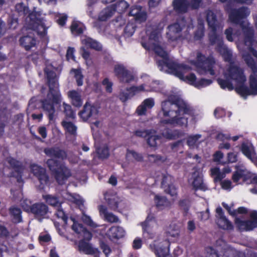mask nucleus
Listing matches in <instances>:
<instances>
[{"instance_id":"1","label":"nucleus","mask_w":257,"mask_h":257,"mask_svg":"<svg viewBox=\"0 0 257 257\" xmlns=\"http://www.w3.org/2000/svg\"><path fill=\"white\" fill-rule=\"evenodd\" d=\"M162 28H157L156 26L149 27L146 31L147 40L143 39L142 45L146 49L152 50L160 56L161 60H158V65L160 71L172 74L180 80L186 82L197 88L206 87L212 83V80L202 78L197 79L195 74L190 73V71L195 68L201 74H215L219 65L213 58H206L200 52L196 53V61L190 58L188 63H178L168 59L167 52L161 46L162 39L161 33Z\"/></svg>"},{"instance_id":"2","label":"nucleus","mask_w":257,"mask_h":257,"mask_svg":"<svg viewBox=\"0 0 257 257\" xmlns=\"http://www.w3.org/2000/svg\"><path fill=\"white\" fill-rule=\"evenodd\" d=\"M244 36V42L237 44L242 52V57L252 72L250 76V87L244 85L246 77L242 69L234 64H231L223 72V77L217 79L222 89L232 90L235 87L236 92L242 97L246 98L248 95L257 94V67L251 54L257 58V52L252 48L253 43L252 29L246 21H242L240 24Z\"/></svg>"},{"instance_id":"3","label":"nucleus","mask_w":257,"mask_h":257,"mask_svg":"<svg viewBox=\"0 0 257 257\" xmlns=\"http://www.w3.org/2000/svg\"><path fill=\"white\" fill-rule=\"evenodd\" d=\"M165 95L168 99L161 102L160 114L165 119L160 121V131L162 136L167 139L179 138L184 135V133L176 131L172 133L171 131L166 129L165 125L186 127L188 118L186 115L193 114L192 108L187 103L180 100L181 92L177 88L167 91Z\"/></svg>"},{"instance_id":"4","label":"nucleus","mask_w":257,"mask_h":257,"mask_svg":"<svg viewBox=\"0 0 257 257\" xmlns=\"http://www.w3.org/2000/svg\"><path fill=\"white\" fill-rule=\"evenodd\" d=\"M139 225L142 227L144 237L153 239L158 235L159 225L155 215L153 213L148 215L144 221ZM170 242L167 239L157 237L150 245L151 250L155 252L157 257H168L169 256Z\"/></svg>"},{"instance_id":"5","label":"nucleus","mask_w":257,"mask_h":257,"mask_svg":"<svg viewBox=\"0 0 257 257\" xmlns=\"http://www.w3.org/2000/svg\"><path fill=\"white\" fill-rule=\"evenodd\" d=\"M54 70L55 68L51 65H48L45 69L49 86V91L46 98L42 102L43 109L47 113L50 121L53 120L54 118V105L60 106L62 100Z\"/></svg>"},{"instance_id":"6","label":"nucleus","mask_w":257,"mask_h":257,"mask_svg":"<svg viewBox=\"0 0 257 257\" xmlns=\"http://www.w3.org/2000/svg\"><path fill=\"white\" fill-rule=\"evenodd\" d=\"M205 16L206 21L210 30L209 38L211 44L216 46V50L222 56L225 61H229L232 53L223 43L222 38L220 35L223 28L222 26L217 21L216 15L212 11H207Z\"/></svg>"},{"instance_id":"7","label":"nucleus","mask_w":257,"mask_h":257,"mask_svg":"<svg viewBox=\"0 0 257 257\" xmlns=\"http://www.w3.org/2000/svg\"><path fill=\"white\" fill-rule=\"evenodd\" d=\"M140 80V84L133 85L120 92L118 97L122 102H126L135 95L141 93L163 91V84L159 81L153 80L147 74H142Z\"/></svg>"},{"instance_id":"8","label":"nucleus","mask_w":257,"mask_h":257,"mask_svg":"<svg viewBox=\"0 0 257 257\" xmlns=\"http://www.w3.org/2000/svg\"><path fill=\"white\" fill-rule=\"evenodd\" d=\"M46 22L45 14L34 8V10L26 18L25 28L36 31L39 35H44L48 28Z\"/></svg>"},{"instance_id":"9","label":"nucleus","mask_w":257,"mask_h":257,"mask_svg":"<svg viewBox=\"0 0 257 257\" xmlns=\"http://www.w3.org/2000/svg\"><path fill=\"white\" fill-rule=\"evenodd\" d=\"M47 164L50 170L55 173L56 179L59 184H63L72 175L65 166L58 163L54 159L48 160Z\"/></svg>"},{"instance_id":"10","label":"nucleus","mask_w":257,"mask_h":257,"mask_svg":"<svg viewBox=\"0 0 257 257\" xmlns=\"http://www.w3.org/2000/svg\"><path fill=\"white\" fill-rule=\"evenodd\" d=\"M188 184L195 190L205 191L207 187L203 181V176L200 168L194 167L188 178Z\"/></svg>"},{"instance_id":"11","label":"nucleus","mask_w":257,"mask_h":257,"mask_svg":"<svg viewBox=\"0 0 257 257\" xmlns=\"http://www.w3.org/2000/svg\"><path fill=\"white\" fill-rule=\"evenodd\" d=\"M240 179L247 183H252L257 185V174L245 169H238L233 174L232 180L234 182L238 183Z\"/></svg>"},{"instance_id":"12","label":"nucleus","mask_w":257,"mask_h":257,"mask_svg":"<svg viewBox=\"0 0 257 257\" xmlns=\"http://www.w3.org/2000/svg\"><path fill=\"white\" fill-rule=\"evenodd\" d=\"M201 0H174L172 5L174 9L179 13H185L190 8L196 9Z\"/></svg>"},{"instance_id":"13","label":"nucleus","mask_w":257,"mask_h":257,"mask_svg":"<svg viewBox=\"0 0 257 257\" xmlns=\"http://www.w3.org/2000/svg\"><path fill=\"white\" fill-rule=\"evenodd\" d=\"M182 29V27H181L180 24L178 23L170 25L168 27V32L166 34L167 37L170 43H173L172 44L173 46H175L176 44V42L181 37L182 38L188 39L186 35H182L180 34Z\"/></svg>"},{"instance_id":"14","label":"nucleus","mask_w":257,"mask_h":257,"mask_svg":"<svg viewBox=\"0 0 257 257\" xmlns=\"http://www.w3.org/2000/svg\"><path fill=\"white\" fill-rule=\"evenodd\" d=\"M235 224L240 230H250L257 227V212L252 211L250 213V220H242L236 218Z\"/></svg>"},{"instance_id":"15","label":"nucleus","mask_w":257,"mask_h":257,"mask_svg":"<svg viewBox=\"0 0 257 257\" xmlns=\"http://www.w3.org/2000/svg\"><path fill=\"white\" fill-rule=\"evenodd\" d=\"M114 72L115 75L123 82L130 83L134 79L133 75L122 64L115 65Z\"/></svg>"},{"instance_id":"16","label":"nucleus","mask_w":257,"mask_h":257,"mask_svg":"<svg viewBox=\"0 0 257 257\" xmlns=\"http://www.w3.org/2000/svg\"><path fill=\"white\" fill-rule=\"evenodd\" d=\"M69 221L72 223L71 225L72 230L79 235V236H82L84 239L87 240L91 239V233L87 230L81 224L78 223L74 217L71 216Z\"/></svg>"},{"instance_id":"17","label":"nucleus","mask_w":257,"mask_h":257,"mask_svg":"<svg viewBox=\"0 0 257 257\" xmlns=\"http://www.w3.org/2000/svg\"><path fill=\"white\" fill-rule=\"evenodd\" d=\"M30 168L31 172L39 180L41 184L40 187L43 189L44 186L47 184L48 179L45 169L36 164H32Z\"/></svg>"},{"instance_id":"18","label":"nucleus","mask_w":257,"mask_h":257,"mask_svg":"<svg viewBox=\"0 0 257 257\" xmlns=\"http://www.w3.org/2000/svg\"><path fill=\"white\" fill-rule=\"evenodd\" d=\"M98 112V108L89 102H86L83 109L79 112L80 117L83 121H86L88 119H95Z\"/></svg>"},{"instance_id":"19","label":"nucleus","mask_w":257,"mask_h":257,"mask_svg":"<svg viewBox=\"0 0 257 257\" xmlns=\"http://www.w3.org/2000/svg\"><path fill=\"white\" fill-rule=\"evenodd\" d=\"M105 198L113 209H117L119 211H121L127 206V203L124 198L118 196L116 194H113L110 197L106 195Z\"/></svg>"},{"instance_id":"20","label":"nucleus","mask_w":257,"mask_h":257,"mask_svg":"<svg viewBox=\"0 0 257 257\" xmlns=\"http://www.w3.org/2000/svg\"><path fill=\"white\" fill-rule=\"evenodd\" d=\"M250 14L249 10L242 7L238 10H233L229 14L230 21L235 24L240 23L241 20L246 17Z\"/></svg>"},{"instance_id":"21","label":"nucleus","mask_w":257,"mask_h":257,"mask_svg":"<svg viewBox=\"0 0 257 257\" xmlns=\"http://www.w3.org/2000/svg\"><path fill=\"white\" fill-rule=\"evenodd\" d=\"M216 217L217 218L216 221L218 226L223 229L232 230L233 226L231 222L223 215L222 208L221 207H217L216 209Z\"/></svg>"},{"instance_id":"22","label":"nucleus","mask_w":257,"mask_h":257,"mask_svg":"<svg viewBox=\"0 0 257 257\" xmlns=\"http://www.w3.org/2000/svg\"><path fill=\"white\" fill-rule=\"evenodd\" d=\"M219 242L221 243V245H222L224 249L223 257H245V254L243 252L231 247L222 239H220L218 241L217 244Z\"/></svg>"},{"instance_id":"23","label":"nucleus","mask_w":257,"mask_h":257,"mask_svg":"<svg viewBox=\"0 0 257 257\" xmlns=\"http://www.w3.org/2000/svg\"><path fill=\"white\" fill-rule=\"evenodd\" d=\"M129 16L134 17V19L139 23L145 22L147 19V14L140 6H134L131 9Z\"/></svg>"},{"instance_id":"24","label":"nucleus","mask_w":257,"mask_h":257,"mask_svg":"<svg viewBox=\"0 0 257 257\" xmlns=\"http://www.w3.org/2000/svg\"><path fill=\"white\" fill-rule=\"evenodd\" d=\"M48 207L42 203H35L32 205L31 212L40 221L45 218L48 212Z\"/></svg>"},{"instance_id":"25","label":"nucleus","mask_w":257,"mask_h":257,"mask_svg":"<svg viewBox=\"0 0 257 257\" xmlns=\"http://www.w3.org/2000/svg\"><path fill=\"white\" fill-rule=\"evenodd\" d=\"M155 100L153 98H146L138 106L136 113L139 115H145L147 110L152 109L155 106Z\"/></svg>"},{"instance_id":"26","label":"nucleus","mask_w":257,"mask_h":257,"mask_svg":"<svg viewBox=\"0 0 257 257\" xmlns=\"http://www.w3.org/2000/svg\"><path fill=\"white\" fill-rule=\"evenodd\" d=\"M125 162L122 163L121 164L122 167L125 168L127 164L134 161L138 162H142L143 161V156L141 154H140L135 151L127 149L125 154Z\"/></svg>"},{"instance_id":"27","label":"nucleus","mask_w":257,"mask_h":257,"mask_svg":"<svg viewBox=\"0 0 257 257\" xmlns=\"http://www.w3.org/2000/svg\"><path fill=\"white\" fill-rule=\"evenodd\" d=\"M107 235L111 239H119L125 235L124 229L119 226H113L107 232Z\"/></svg>"},{"instance_id":"28","label":"nucleus","mask_w":257,"mask_h":257,"mask_svg":"<svg viewBox=\"0 0 257 257\" xmlns=\"http://www.w3.org/2000/svg\"><path fill=\"white\" fill-rule=\"evenodd\" d=\"M241 150L242 153L252 162L257 157L251 144L249 142L243 143Z\"/></svg>"},{"instance_id":"29","label":"nucleus","mask_w":257,"mask_h":257,"mask_svg":"<svg viewBox=\"0 0 257 257\" xmlns=\"http://www.w3.org/2000/svg\"><path fill=\"white\" fill-rule=\"evenodd\" d=\"M67 96L73 105L78 107L82 105L83 101L80 92L75 90H70L67 92Z\"/></svg>"},{"instance_id":"30","label":"nucleus","mask_w":257,"mask_h":257,"mask_svg":"<svg viewBox=\"0 0 257 257\" xmlns=\"http://www.w3.org/2000/svg\"><path fill=\"white\" fill-rule=\"evenodd\" d=\"M79 250L80 251L87 254H94L97 253L98 250L96 248L93 247L91 244L81 240L78 244Z\"/></svg>"},{"instance_id":"31","label":"nucleus","mask_w":257,"mask_h":257,"mask_svg":"<svg viewBox=\"0 0 257 257\" xmlns=\"http://www.w3.org/2000/svg\"><path fill=\"white\" fill-rule=\"evenodd\" d=\"M156 180L160 181L162 187L165 188L167 186L172 184V178L167 172L164 171L162 172H158L156 176Z\"/></svg>"},{"instance_id":"32","label":"nucleus","mask_w":257,"mask_h":257,"mask_svg":"<svg viewBox=\"0 0 257 257\" xmlns=\"http://www.w3.org/2000/svg\"><path fill=\"white\" fill-rule=\"evenodd\" d=\"M100 216H103L105 219L110 222H117L119 221L118 217L112 213L108 212L106 208L103 205L98 207Z\"/></svg>"},{"instance_id":"33","label":"nucleus","mask_w":257,"mask_h":257,"mask_svg":"<svg viewBox=\"0 0 257 257\" xmlns=\"http://www.w3.org/2000/svg\"><path fill=\"white\" fill-rule=\"evenodd\" d=\"M81 43L86 48H90L96 50H100L101 49V45L98 42L85 36L81 37Z\"/></svg>"},{"instance_id":"34","label":"nucleus","mask_w":257,"mask_h":257,"mask_svg":"<svg viewBox=\"0 0 257 257\" xmlns=\"http://www.w3.org/2000/svg\"><path fill=\"white\" fill-rule=\"evenodd\" d=\"M45 154L50 157L64 159L67 157L65 151L60 150L58 148H47L44 151Z\"/></svg>"},{"instance_id":"35","label":"nucleus","mask_w":257,"mask_h":257,"mask_svg":"<svg viewBox=\"0 0 257 257\" xmlns=\"http://www.w3.org/2000/svg\"><path fill=\"white\" fill-rule=\"evenodd\" d=\"M114 13V9L111 6L108 7L100 12L98 15V20L101 21H105L110 19Z\"/></svg>"},{"instance_id":"36","label":"nucleus","mask_w":257,"mask_h":257,"mask_svg":"<svg viewBox=\"0 0 257 257\" xmlns=\"http://www.w3.org/2000/svg\"><path fill=\"white\" fill-rule=\"evenodd\" d=\"M180 229L178 226H171L167 232L168 239L172 241H177L180 236Z\"/></svg>"},{"instance_id":"37","label":"nucleus","mask_w":257,"mask_h":257,"mask_svg":"<svg viewBox=\"0 0 257 257\" xmlns=\"http://www.w3.org/2000/svg\"><path fill=\"white\" fill-rule=\"evenodd\" d=\"M7 162L14 171L12 172L10 176L16 177V174H18L21 172V163L11 157L8 158L7 159Z\"/></svg>"},{"instance_id":"38","label":"nucleus","mask_w":257,"mask_h":257,"mask_svg":"<svg viewBox=\"0 0 257 257\" xmlns=\"http://www.w3.org/2000/svg\"><path fill=\"white\" fill-rule=\"evenodd\" d=\"M63 197L67 199L77 205L79 207H81V205H83L84 200L78 194H71L70 193H66L65 195Z\"/></svg>"},{"instance_id":"39","label":"nucleus","mask_w":257,"mask_h":257,"mask_svg":"<svg viewBox=\"0 0 257 257\" xmlns=\"http://www.w3.org/2000/svg\"><path fill=\"white\" fill-rule=\"evenodd\" d=\"M155 202L158 208L163 209L170 206V202L165 197L157 195L155 197Z\"/></svg>"},{"instance_id":"40","label":"nucleus","mask_w":257,"mask_h":257,"mask_svg":"<svg viewBox=\"0 0 257 257\" xmlns=\"http://www.w3.org/2000/svg\"><path fill=\"white\" fill-rule=\"evenodd\" d=\"M61 123L67 133L71 135L76 134L77 127L73 122L64 120Z\"/></svg>"},{"instance_id":"41","label":"nucleus","mask_w":257,"mask_h":257,"mask_svg":"<svg viewBox=\"0 0 257 257\" xmlns=\"http://www.w3.org/2000/svg\"><path fill=\"white\" fill-rule=\"evenodd\" d=\"M220 239L218 240L216 242V247L217 249L214 248L213 247L209 246L206 248V257H219L217 252L220 250H222L224 252V249L222 247V245H221V243L219 242L217 244V242Z\"/></svg>"},{"instance_id":"42","label":"nucleus","mask_w":257,"mask_h":257,"mask_svg":"<svg viewBox=\"0 0 257 257\" xmlns=\"http://www.w3.org/2000/svg\"><path fill=\"white\" fill-rule=\"evenodd\" d=\"M156 132L152 130V134L148 136L147 143L151 147H156L161 143V138L156 135Z\"/></svg>"},{"instance_id":"43","label":"nucleus","mask_w":257,"mask_h":257,"mask_svg":"<svg viewBox=\"0 0 257 257\" xmlns=\"http://www.w3.org/2000/svg\"><path fill=\"white\" fill-rule=\"evenodd\" d=\"M20 43L26 50H29L35 45L36 40L31 36H25L20 39Z\"/></svg>"},{"instance_id":"44","label":"nucleus","mask_w":257,"mask_h":257,"mask_svg":"<svg viewBox=\"0 0 257 257\" xmlns=\"http://www.w3.org/2000/svg\"><path fill=\"white\" fill-rule=\"evenodd\" d=\"M201 135L200 134L191 135L187 138V144L191 148L196 147L200 143V140L201 138Z\"/></svg>"},{"instance_id":"45","label":"nucleus","mask_w":257,"mask_h":257,"mask_svg":"<svg viewBox=\"0 0 257 257\" xmlns=\"http://www.w3.org/2000/svg\"><path fill=\"white\" fill-rule=\"evenodd\" d=\"M210 172L211 177L215 182H220L225 177L224 173L217 167L211 168Z\"/></svg>"},{"instance_id":"46","label":"nucleus","mask_w":257,"mask_h":257,"mask_svg":"<svg viewBox=\"0 0 257 257\" xmlns=\"http://www.w3.org/2000/svg\"><path fill=\"white\" fill-rule=\"evenodd\" d=\"M85 27L83 24L79 21H73L71 26V32L74 35L82 33Z\"/></svg>"},{"instance_id":"47","label":"nucleus","mask_w":257,"mask_h":257,"mask_svg":"<svg viewBox=\"0 0 257 257\" xmlns=\"http://www.w3.org/2000/svg\"><path fill=\"white\" fill-rule=\"evenodd\" d=\"M70 74L74 77L78 86H82L83 83V75L79 69H72Z\"/></svg>"},{"instance_id":"48","label":"nucleus","mask_w":257,"mask_h":257,"mask_svg":"<svg viewBox=\"0 0 257 257\" xmlns=\"http://www.w3.org/2000/svg\"><path fill=\"white\" fill-rule=\"evenodd\" d=\"M128 6L129 5L126 2L124 1H120L110 6L114 9L115 12H117L118 13H121L125 11V10L128 7Z\"/></svg>"},{"instance_id":"49","label":"nucleus","mask_w":257,"mask_h":257,"mask_svg":"<svg viewBox=\"0 0 257 257\" xmlns=\"http://www.w3.org/2000/svg\"><path fill=\"white\" fill-rule=\"evenodd\" d=\"M81 219L84 224L90 227L96 228L98 226V225L93 221L91 217L84 211H82Z\"/></svg>"},{"instance_id":"50","label":"nucleus","mask_w":257,"mask_h":257,"mask_svg":"<svg viewBox=\"0 0 257 257\" xmlns=\"http://www.w3.org/2000/svg\"><path fill=\"white\" fill-rule=\"evenodd\" d=\"M14 222H20L22 220L21 211L17 207H12L10 209Z\"/></svg>"},{"instance_id":"51","label":"nucleus","mask_w":257,"mask_h":257,"mask_svg":"<svg viewBox=\"0 0 257 257\" xmlns=\"http://www.w3.org/2000/svg\"><path fill=\"white\" fill-rule=\"evenodd\" d=\"M43 198L50 205L53 206H59L60 204L59 201L55 196L46 194L43 195Z\"/></svg>"},{"instance_id":"52","label":"nucleus","mask_w":257,"mask_h":257,"mask_svg":"<svg viewBox=\"0 0 257 257\" xmlns=\"http://www.w3.org/2000/svg\"><path fill=\"white\" fill-rule=\"evenodd\" d=\"M96 150L99 158L105 159L109 156V152L107 147L106 145H103L101 147L96 148Z\"/></svg>"},{"instance_id":"53","label":"nucleus","mask_w":257,"mask_h":257,"mask_svg":"<svg viewBox=\"0 0 257 257\" xmlns=\"http://www.w3.org/2000/svg\"><path fill=\"white\" fill-rule=\"evenodd\" d=\"M136 30V26L134 23H128L125 27L124 34L126 37H130L133 36Z\"/></svg>"},{"instance_id":"54","label":"nucleus","mask_w":257,"mask_h":257,"mask_svg":"<svg viewBox=\"0 0 257 257\" xmlns=\"http://www.w3.org/2000/svg\"><path fill=\"white\" fill-rule=\"evenodd\" d=\"M164 189L166 193L172 197L173 199L176 198L177 195V189L173 184H171Z\"/></svg>"},{"instance_id":"55","label":"nucleus","mask_w":257,"mask_h":257,"mask_svg":"<svg viewBox=\"0 0 257 257\" xmlns=\"http://www.w3.org/2000/svg\"><path fill=\"white\" fill-rule=\"evenodd\" d=\"M56 215L58 218L61 219L65 224L70 225L71 226L72 224V223L69 221L71 217L69 219H67L62 209L60 208L58 209L56 212Z\"/></svg>"},{"instance_id":"56","label":"nucleus","mask_w":257,"mask_h":257,"mask_svg":"<svg viewBox=\"0 0 257 257\" xmlns=\"http://www.w3.org/2000/svg\"><path fill=\"white\" fill-rule=\"evenodd\" d=\"M63 107L64 111L66 115L70 118H74L75 116V113L72 110L71 107L70 105L67 104L65 102H63Z\"/></svg>"},{"instance_id":"57","label":"nucleus","mask_w":257,"mask_h":257,"mask_svg":"<svg viewBox=\"0 0 257 257\" xmlns=\"http://www.w3.org/2000/svg\"><path fill=\"white\" fill-rule=\"evenodd\" d=\"M204 36V25L201 22H199V26L197 30L195 32L194 35V39L195 40H200Z\"/></svg>"},{"instance_id":"58","label":"nucleus","mask_w":257,"mask_h":257,"mask_svg":"<svg viewBox=\"0 0 257 257\" xmlns=\"http://www.w3.org/2000/svg\"><path fill=\"white\" fill-rule=\"evenodd\" d=\"M67 16L65 14H58L56 16V22L60 26H63L67 19Z\"/></svg>"},{"instance_id":"59","label":"nucleus","mask_w":257,"mask_h":257,"mask_svg":"<svg viewBox=\"0 0 257 257\" xmlns=\"http://www.w3.org/2000/svg\"><path fill=\"white\" fill-rule=\"evenodd\" d=\"M16 10L21 15H26L28 13V9L23 3H19L16 6Z\"/></svg>"},{"instance_id":"60","label":"nucleus","mask_w":257,"mask_h":257,"mask_svg":"<svg viewBox=\"0 0 257 257\" xmlns=\"http://www.w3.org/2000/svg\"><path fill=\"white\" fill-rule=\"evenodd\" d=\"M223 157L224 154L222 152L220 151H216L213 155V161L221 164H224L226 163V162L221 161Z\"/></svg>"},{"instance_id":"61","label":"nucleus","mask_w":257,"mask_h":257,"mask_svg":"<svg viewBox=\"0 0 257 257\" xmlns=\"http://www.w3.org/2000/svg\"><path fill=\"white\" fill-rule=\"evenodd\" d=\"M21 205L23 208L24 210L28 212H31V202L29 200L24 199L22 201Z\"/></svg>"},{"instance_id":"62","label":"nucleus","mask_w":257,"mask_h":257,"mask_svg":"<svg viewBox=\"0 0 257 257\" xmlns=\"http://www.w3.org/2000/svg\"><path fill=\"white\" fill-rule=\"evenodd\" d=\"M102 85L104 86L105 90L108 93H111L112 90V83L107 78H105L102 81Z\"/></svg>"},{"instance_id":"63","label":"nucleus","mask_w":257,"mask_h":257,"mask_svg":"<svg viewBox=\"0 0 257 257\" xmlns=\"http://www.w3.org/2000/svg\"><path fill=\"white\" fill-rule=\"evenodd\" d=\"M151 134H152V130L145 131L138 130L135 132V134L137 136L142 138L148 137Z\"/></svg>"},{"instance_id":"64","label":"nucleus","mask_w":257,"mask_h":257,"mask_svg":"<svg viewBox=\"0 0 257 257\" xmlns=\"http://www.w3.org/2000/svg\"><path fill=\"white\" fill-rule=\"evenodd\" d=\"M221 187L226 190H230L233 186L231 184V182L229 180H225L221 182Z\"/></svg>"}]
</instances>
